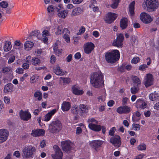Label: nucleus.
I'll list each match as a JSON object with an SVG mask.
<instances>
[{
	"mask_svg": "<svg viewBox=\"0 0 159 159\" xmlns=\"http://www.w3.org/2000/svg\"><path fill=\"white\" fill-rule=\"evenodd\" d=\"M14 156L17 157H19L20 156V154L19 151H16L13 154Z\"/></svg>",
	"mask_w": 159,
	"mask_h": 159,
	"instance_id": "64",
	"label": "nucleus"
},
{
	"mask_svg": "<svg viewBox=\"0 0 159 159\" xmlns=\"http://www.w3.org/2000/svg\"><path fill=\"white\" fill-rule=\"evenodd\" d=\"M94 48V45L93 43H87L84 46V52L86 53L89 54L91 52Z\"/></svg>",
	"mask_w": 159,
	"mask_h": 159,
	"instance_id": "17",
	"label": "nucleus"
},
{
	"mask_svg": "<svg viewBox=\"0 0 159 159\" xmlns=\"http://www.w3.org/2000/svg\"><path fill=\"white\" fill-rule=\"evenodd\" d=\"M82 132V129L80 127H78L76 129V134H80Z\"/></svg>",
	"mask_w": 159,
	"mask_h": 159,
	"instance_id": "63",
	"label": "nucleus"
},
{
	"mask_svg": "<svg viewBox=\"0 0 159 159\" xmlns=\"http://www.w3.org/2000/svg\"><path fill=\"white\" fill-rule=\"evenodd\" d=\"M14 44L16 46L19 47V48H22L23 46V44L20 40H16L14 42Z\"/></svg>",
	"mask_w": 159,
	"mask_h": 159,
	"instance_id": "45",
	"label": "nucleus"
},
{
	"mask_svg": "<svg viewBox=\"0 0 159 159\" xmlns=\"http://www.w3.org/2000/svg\"><path fill=\"white\" fill-rule=\"evenodd\" d=\"M15 59V56H12L11 57L8 59V63L9 64H11L13 62Z\"/></svg>",
	"mask_w": 159,
	"mask_h": 159,
	"instance_id": "54",
	"label": "nucleus"
},
{
	"mask_svg": "<svg viewBox=\"0 0 159 159\" xmlns=\"http://www.w3.org/2000/svg\"><path fill=\"white\" fill-rule=\"evenodd\" d=\"M22 67L25 70L27 69L29 67V64L27 62L24 63L22 65Z\"/></svg>",
	"mask_w": 159,
	"mask_h": 159,
	"instance_id": "57",
	"label": "nucleus"
},
{
	"mask_svg": "<svg viewBox=\"0 0 159 159\" xmlns=\"http://www.w3.org/2000/svg\"><path fill=\"white\" fill-rule=\"evenodd\" d=\"M141 20L144 23L149 24L152 21V19L148 13L145 12L142 13L140 16Z\"/></svg>",
	"mask_w": 159,
	"mask_h": 159,
	"instance_id": "8",
	"label": "nucleus"
},
{
	"mask_svg": "<svg viewBox=\"0 0 159 159\" xmlns=\"http://www.w3.org/2000/svg\"><path fill=\"white\" fill-rule=\"evenodd\" d=\"M85 31V28L84 26H81L79 30V32L77 33L78 35H80L84 33Z\"/></svg>",
	"mask_w": 159,
	"mask_h": 159,
	"instance_id": "51",
	"label": "nucleus"
},
{
	"mask_svg": "<svg viewBox=\"0 0 159 159\" xmlns=\"http://www.w3.org/2000/svg\"><path fill=\"white\" fill-rule=\"evenodd\" d=\"M79 108L81 111V112L80 113V115L81 116L83 117L84 114L87 113L90 108L87 105L84 104H80L79 106Z\"/></svg>",
	"mask_w": 159,
	"mask_h": 159,
	"instance_id": "18",
	"label": "nucleus"
},
{
	"mask_svg": "<svg viewBox=\"0 0 159 159\" xmlns=\"http://www.w3.org/2000/svg\"><path fill=\"white\" fill-rule=\"evenodd\" d=\"M134 1L132 2L129 6V10L131 15H133L134 13Z\"/></svg>",
	"mask_w": 159,
	"mask_h": 159,
	"instance_id": "36",
	"label": "nucleus"
},
{
	"mask_svg": "<svg viewBox=\"0 0 159 159\" xmlns=\"http://www.w3.org/2000/svg\"><path fill=\"white\" fill-rule=\"evenodd\" d=\"M31 62L33 65L37 66L40 63V61L37 58L34 57L32 59Z\"/></svg>",
	"mask_w": 159,
	"mask_h": 159,
	"instance_id": "37",
	"label": "nucleus"
},
{
	"mask_svg": "<svg viewBox=\"0 0 159 159\" xmlns=\"http://www.w3.org/2000/svg\"><path fill=\"white\" fill-rule=\"evenodd\" d=\"M57 111L56 109H53L50 112L48 113L44 116V120L46 121H48L49 120L52 116Z\"/></svg>",
	"mask_w": 159,
	"mask_h": 159,
	"instance_id": "23",
	"label": "nucleus"
},
{
	"mask_svg": "<svg viewBox=\"0 0 159 159\" xmlns=\"http://www.w3.org/2000/svg\"><path fill=\"white\" fill-rule=\"evenodd\" d=\"M138 149L139 150H145L146 149V145L144 143L141 144L138 146Z\"/></svg>",
	"mask_w": 159,
	"mask_h": 159,
	"instance_id": "43",
	"label": "nucleus"
},
{
	"mask_svg": "<svg viewBox=\"0 0 159 159\" xmlns=\"http://www.w3.org/2000/svg\"><path fill=\"white\" fill-rule=\"evenodd\" d=\"M136 105L138 108L144 109L147 107V103L141 99H139L137 100Z\"/></svg>",
	"mask_w": 159,
	"mask_h": 159,
	"instance_id": "21",
	"label": "nucleus"
},
{
	"mask_svg": "<svg viewBox=\"0 0 159 159\" xmlns=\"http://www.w3.org/2000/svg\"><path fill=\"white\" fill-rule=\"evenodd\" d=\"M117 16V14L109 12L106 15L104 20L106 23L111 24L116 19Z\"/></svg>",
	"mask_w": 159,
	"mask_h": 159,
	"instance_id": "9",
	"label": "nucleus"
},
{
	"mask_svg": "<svg viewBox=\"0 0 159 159\" xmlns=\"http://www.w3.org/2000/svg\"><path fill=\"white\" fill-rule=\"evenodd\" d=\"M120 53L117 50H114L111 52L107 53L105 55L106 61L109 63H114L120 58Z\"/></svg>",
	"mask_w": 159,
	"mask_h": 159,
	"instance_id": "2",
	"label": "nucleus"
},
{
	"mask_svg": "<svg viewBox=\"0 0 159 159\" xmlns=\"http://www.w3.org/2000/svg\"><path fill=\"white\" fill-rule=\"evenodd\" d=\"M82 12L81 8L78 7L75 8L72 11L71 15L72 16H75L79 15Z\"/></svg>",
	"mask_w": 159,
	"mask_h": 159,
	"instance_id": "29",
	"label": "nucleus"
},
{
	"mask_svg": "<svg viewBox=\"0 0 159 159\" xmlns=\"http://www.w3.org/2000/svg\"><path fill=\"white\" fill-rule=\"evenodd\" d=\"M116 130V129L115 127H112L109 131V134L111 136H113L114 134L115 131Z\"/></svg>",
	"mask_w": 159,
	"mask_h": 159,
	"instance_id": "52",
	"label": "nucleus"
},
{
	"mask_svg": "<svg viewBox=\"0 0 159 159\" xmlns=\"http://www.w3.org/2000/svg\"><path fill=\"white\" fill-rule=\"evenodd\" d=\"M132 78L134 85H136L137 86H139L141 84V81L139 78L135 76H132Z\"/></svg>",
	"mask_w": 159,
	"mask_h": 159,
	"instance_id": "35",
	"label": "nucleus"
},
{
	"mask_svg": "<svg viewBox=\"0 0 159 159\" xmlns=\"http://www.w3.org/2000/svg\"><path fill=\"white\" fill-rule=\"evenodd\" d=\"M20 116L22 120L24 121H28L31 118L30 114L28 111H20L19 112Z\"/></svg>",
	"mask_w": 159,
	"mask_h": 159,
	"instance_id": "15",
	"label": "nucleus"
},
{
	"mask_svg": "<svg viewBox=\"0 0 159 159\" xmlns=\"http://www.w3.org/2000/svg\"><path fill=\"white\" fill-rule=\"evenodd\" d=\"M147 67V66L146 64H144L139 66V69L140 70H144Z\"/></svg>",
	"mask_w": 159,
	"mask_h": 159,
	"instance_id": "55",
	"label": "nucleus"
},
{
	"mask_svg": "<svg viewBox=\"0 0 159 159\" xmlns=\"http://www.w3.org/2000/svg\"><path fill=\"white\" fill-rule=\"evenodd\" d=\"M13 89V85L11 83L8 84L5 86L4 91L5 93L11 92Z\"/></svg>",
	"mask_w": 159,
	"mask_h": 159,
	"instance_id": "32",
	"label": "nucleus"
},
{
	"mask_svg": "<svg viewBox=\"0 0 159 159\" xmlns=\"http://www.w3.org/2000/svg\"><path fill=\"white\" fill-rule=\"evenodd\" d=\"M0 5L2 8H6L8 6V4L6 1H3L1 2Z\"/></svg>",
	"mask_w": 159,
	"mask_h": 159,
	"instance_id": "46",
	"label": "nucleus"
},
{
	"mask_svg": "<svg viewBox=\"0 0 159 159\" xmlns=\"http://www.w3.org/2000/svg\"><path fill=\"white\" fill-rule=\"evenodd\" d=\"M11 70V68L9 67H5L2 69L3 72L4 73L10 71Z\"/></svg>",
	"mask_w": 159,
	"mask_h": 159,
	"instance_id": "53",
	"label": "nucleus"
},
{
	"mask_svg": "<svg viewBox=\"0 0 159 159\" xmlns=\"http://www.w3.org/2000/svg\"><path fill=\"white\" fill-rule=\"evenodd\" d=\"M148 10L151 11H155L158 7L159 2L158 0H146L144 1Z\"/></svg>",
	"mask_w": 159,
	"mask_h": 159,
	"instance_id": "5",
	"label": "nucleus"
},
{
	"mask_svg": "<svg viewBox=\"0 0 159 159\" xmlns=\"http://www.w3.org/2000/svg\"><path fill=\"white\" fill-rule=\"evenodd\" d=\"M50 27L46 28V29L43 30L42 32L43 35H45V36H48L49 35V30Z\"/></svg>",
	"mask_w": 159,
	"mask_h": 159,
	"instance_id": "41",
	"label": "nucleus"
},
{
	"mask_svg": "<svg viewBox=\"0 0 159 159\" xmlns=\"http://www.w3.org/2000/svg\"><path fill=\"white\" fill-rule=\"evenodd\" d=\"M45 131L43 129H38L33 130L31 134L34 137L39 136L43 135Z\"/></svg>",
	"mask_w": 159,
	"mask_h": 159,
	"instance_id": "20",
	"label": "nucleus"
},
{
	"mask_svg": "<svg viewBox=\"0 0 159 159\" xmlns=\"http://www.w3.org/2000/svg\"><path fill=\"white\" fill-rule=\"evenodd\" d=\"M124 36L123 34H117V37L116 39L114 40L112 43L113 46L119 48L122 47Z\"/></svg>",
	"mask_w": 159,
	"mask_h": 159,
	"instance_id": "7",
	"label": "nucleus"
},
{
	"mask_svg": "<svg viewBox=\"0 0 159 159\" xmlns=\"http://www.w3.org/2000/svg\"><path fill=\"white\" fill-rule=\"evenodd\" d=\"M72 91L73 93L77 95H81L83 93V91L79 89L77 87H72Z\"/></svg>",
	"mask_w": 159,
	"mask_h": 159,
	"instance_id": "33",
	"label": "nucleus"
},
{
	"mask_svg": "<svg viewBox=\"0 0 159 159\" xmlns=\"http://www.w3.org/2000/svg\"><path fill=\"white\" fill-rule=\"evenodd\" d=\"M89 127L91 129L96 131H100L101 129L100 125L92 123L89 124Z\"/></svg>",
	"mask_w": 159,
	"mask_h": 159,
	"instance_id": "28",
	"label": "nucleus"
},
{
	"mask_svg": "<svg viewBox=\"0 0 159 159\" xmlns=\"http://www.w3.org/2000/svg\"><path fill=\"white\" fill-rule=\"evenodd\" d=\"M62 29L63 27L61 25L58 26L57 28V31L55 32L56 34L57 35H59L61 34Z\"/></svg>",
	"mask_w": 159,
	"mask_h": 159,
	"instance_id": "38",
	"label": "nucleus"
},
{
	"mask_svg": "<svg viewBox=\"0 0 159 159\" xmlns=\"http://www.w3.org/2000/svg\"><path fill=\"white\" fill-rule=\"evenodd\" d=\"M139 86L136 87L135 85L131 89V93L133 94H134L137 93L139 90Z\"/></svg>",
	"mask_w": 159,
	"mask_h": 159,
	"instance_id": "39",
	"label": "nucleus"
},
{
	"mask_svg": "<svg viewBox=\"0 0 159 159\" xmlns=\"http://www.w3.org/2000/svg\"><path fill=\"white\" fill-rule=\"evenodd\" d=\"M103 75L100 71L94 72L90 77V82L92 86L99 88L104 84Z\"/></svg>",
	"mask_w": 159,
	"mask_h": 159,
	"instance_id": "1",
	"label": "nucleus"
},
{
	"mask_svg": "<svg viewBox=\"0 0 159 159\" xmlns=\"http://www.w3.org/2000/svg\"><path fill=\"white\" fill-rule=\"evenodd\" d=\"M159 97L158 94L156 93L155 91L154 93L150 94L149 96L150 99L152 101H154L158 99Z\"/></svg>",
	"mask_w": 159,
	"mask_h": 159,
	"instance_id": "34",
	"label": "nucleus"
},
{
	"mask_svg": "<svg viewBox=\"0 0 159 159\" xmlns=\"http://www.w3.org/2000/svg\"><path fill=\"white\" fill-rule=\"evenodd\" d=\"M4 102L7 104H9L10 102V98L7 97H5L4 98Z\"/></svg>",
	"mask_w": 159,
	"mask_h": 159,
	"instance_id": "58",
	"label": "nucleus"
},
{
	"mask_svg": "<svg viewBox=\"0 0 159 159\" xmlns=\"http://www.w3.org/2000/svg\"><path fill=\"white\" fill-rule=\"evenodd\" d=\"M55 152V154H52V156L54 159H62L63 153L60 148L57 145L53 146Z\"/></svg>",
	"mask_w": 159,
	"mask_h": 159,
	"instance_id": "10",
	"label": "nucleus"
},
{
	"mask_svg": "<svg viewBox=\"0 0 159 159\" xmlns=\"http://www.w3.org/2000/svg\"><path fill=\"white\" fill-rule=\"evenodd\" d=\"M60 79H61L63 80L64 83L66 84H69L70 81V80L69 78L61 77Z\"/></svg>",
	"mask_w": 159,
	"mask_h": 159,
	"instance_id": "48",
	"label": "nucleus"
},
{
	"mask_svg": "<svg viewBox=\"0 0 159 159\" xmlns=\"http://www.w3.org/2000/svg\"><path fill=\"white\" fill-rule=\"evenodd\" d=\"M56 60V58L55 56L53 55L51 56V60L50 62L52 63H53L55 62V61Z\"/></svg>",
	"mask_w": 159,
	"mask_h": 159,
	"instance_id": "62",
	"label": "nucleus"
},
{
	"mask_svg": "<svg viewBox=\"0 0 159 159\" xmlns=\"http://www.w3.org/2000/svg\"><path fill=\"white\" fill-rule=\"evenodd\" d=\"M110 142L116 148L120 147L121 145L120 138L118 135H116L111 137L110 139Z\"/></svg>",
	"mask_w": 159,
	"mask_h": 159,
	"instance_id": "11",
	"label": "nucleus"
},
{
	"mask_svg": "<svg viewBox=\"0 0 159 159\" xmlns=\"http://www.w3.org/2000/svg\"><path fill=\"white\" fill-rule=\"evenodd\" d=\"M23 69L19 68L16 70V72L19 74H22L23 73Z\"/></svg>",
	"mask_w": 159,
	"mask_h": 159,
	"instance_id": "56",
	"label": "nucleus"
},
{
	"mask_svg": "<svg viewBox=\"0 0 159 159\" xmlns=\"http://www.w3.org/2000/svg\"><path fill=\"white\" fill-rule=\"evenodd\" d=\"M9 135L8 131L6 129H0V143L6 141Z\"/></svg>",
	"mask_w": 159,
	"mask_h": 159,
	"instance_id": "13",
	"label": "nucleus"
},
{
	"mask_svg": "<svg viewBox=\"0 0 159 159\" xmlns=\"http://www.w3.org/2000/svg\"><path fill=\"white\" fill-rule=\"evenodd\" d=\"M130 107L125 106L119 107L116 110L117 112L120 114L128 113L130 111Z\"/></svg>",
	"mask_w": 159,
	"mask_h": 159,
	"instance_id": "19",
	"label": "nucleus"
},
{
	"mask_svg": "<svg viewBox=\"0 0 159 159\" xmlns=\"http://www.w3.org/2000/svg\"><path fill=\"white\" fill-rule=\"evenodd\" d=\"M46 145L45 141L44 140H43L41 141L40 143V146L42 148H44Z\"/></svg>",
	"mask_w": 159,
	"mask_h": 159,
	"instance_id": "61",
	"label": "nucleus"
},
{
	"mask_svg": "<svg viewBox=\"0 0 159 159\" xmlns=\"http://www.w3.org/2000/svg\"><path fill=\"white\" fill-rule=\"evenodd\" d=\"M56 8H58V7H54L53 6H49L47 8L48 11L49 12H52L54 11H57L55 9Z\"/></svg>",
	"mask_w": 159,
	"mask_h": 159,
	"instance_id": "40",
	"label": "nucleus"
},
{
	"mask_svg": "<svg viewBox=\"0 0 159 159\" xmlns=\"http://www.w3.org/2000/svg\"><path fill=\"white\" fill-rule=\"evenodd\" d=\"M113 2V4H112L111 5V7L113 9L116 8L118 6L119 2Z\"/></svg>",
	"mask_w": 159,
	"mask_h": 159,
	"instance_id": "47",
	"label": "nucleus"
},
{
	"mask_svg": "<svg viewBox=\"0 0 159 159\" xmlns=\"http://www.w3.org/2000/svg\"><path fill=\"white\" fill-rule=\"evenodd\" d=\"M98 101L100 102H103L105 100V97L103 96H100L98 98Z\"/></svg>",
	"mask_w": 159,
	"mask_h": 159,
	"instance_id": "60",
	"label": "nucleus"
},
{
	"mask_svg": "<svg viewBox=\"0 0 159 159\" xmlns=\"http://www.w3.org/2000/svg\"><path fill=\"white\" fill-rule=\"evenodd\" d=\"M125 65H122L120 66L118 68V70L119 71H120L121 72H123L125 71Z\"/></svg>",
	"mask_w": 159,
	"mask_h": 159,
	"instance_id": "59",
	"label": "nucleus"
},
{
	"mask_svg": "<svg viewBox=\"0 0 159 159\" xmlns=\"http://www.w3.org/2000/svg\"><path fill=\"white\" fill-rule=\"evenodd\" d=\"M11 43L8 41H6L5 42L3 46L4 50L5 52L8 51L11 49Z\"/></svg>",
	"mask_w": 159,
	"mask_h": 159,
	"instance_id": "30",
	"label": "nucleus"
},
{
	"mask_svg": "<svg viewBox=\"0 0 159 159\" xmlns=\"http://www.w3.org/2000/svg\"><path fill=\"white\" fill-rule=\"evenodd\" d=\"M63 33V38L66 41L67 43L70 42V38L69 37L70 32L67 29H64L62 31Z\"/></svg>",
	"mask_w": 159,
	"mask_h": 159,
	"instance_id": "22",
	"label": "nucleus"
},
{
	"mask_svg": "<svg viewBox=\"0 0 159 159\" xmlns=\"http://www.w3.org/2000/svg\"><path fill=\"white\" fill-rule=\"evenodd\" d=\"M34 96L35 98H38L39 100H40L42 99V93L40 92H36L34 94Z\"/></svg>",
	"mask_w": 159,
	"mask_h": 159,
	"instance_id": "42",
	"label": "nucleus"
},
{
	"mask_svg": "<svg viewBox=\"0 0 159 159\" xmlns=\"http://www.w3.org/2000/svg\"><path fill=\"white\" fill-rule=\"evenodd\" d=\"M128 20L126 18L122 19L120 22V27L122 30L126 29L128 26Z\"/></svg>",
	"mask_w": 159,
	"mask_h": 159,
	"instance_id": "26",
	"label": "nucleus"
},
{
	"mask_svg": "<svg viewBox=\"0 0 159 159\" xmlns=\"http://www.w3.org/2000/svg\"><path fill=\"white\" fill-rule=\"evenodd\" d=\"M34 43L33 42L29 41H26L24 44L25 49L27 51H29L33 47Z\"/></svg>",
	"mask_w": 159,
	"mask_h": 159,
	"instance_id": "31",
	"label": "nucleus"
},
{
	"mask_svg": "<svg viewBox=\"0 0 159 159\" xmlns=\"http://www.w3.org/2000/svg\"><path fill=\"white\" fill-rule=\"evenodd\" d=\"M78 109L77 107H72L71 109V113L74 115H77L78 114Z\"/></svg>",
	"mask_w": 159,
	"mask_h": 159,
	"instance_id": "44",
	"label": "nucleus"
},
{
	"mask_svg": "<svg viewBox=\"0 0 159 159\" xmlns=\"http://www.w3.org/2000/svg\"><path fill=\"white\" fill-rule=\"evenodd\" d=\"M139 61V58L138 57H134L131 60V62L133 63L136 64Z\"/></svg>",
	"mask_w": 159,
	"mask_h": 159,
	"instance_id": "49",
	"label": "nucleus"
},
{
	"mask_svg": "<svg viewBox=\"0 0 159 159\" xmlns=\"http://www.w3.org/2000/svg\"><path fill=\"white\" fill-rule=\"evenodd\" d=\"M61 121L58 120L52 121L49 125L48 130L51 133L54 134L59 132L62 128Z\"/></svg>",
	"mask_w": 159,
	"mask_h": 159,
	"instance_id": "3",
	"label": "nucleus"
},
{
	"mask_svg": "<svg viewBox=\"0 0 159 159\" xmlns=\"http://www.w3.org/2000/svg\"><path fill=\"white\" fill-rule=\"evenodd\" d=\"M61 146L62 150L67 153L73 149V144L72 143L67 141L61 142Z\"/></svg>",
	"mask_w": 159,
	"mask_h": 159,
	"instance_id": "6",
	"label": "nucleus"
},
{
	"mask_svg": "<svg viewBox=\"0 0 159 159\" xmlns=\"http://www.w3.org/2000/svg\"><path fill=\"white\" fill-rule=\"evenodd\" d=\"M61 6L59 5L58 6V8H55L57 11L58 12V16L60 18L64 19L67 16L68 11L66 10H61Z\"/></svg>",
	"mask_w": 159,
	"mask_h": 159,
	"instance_id": "16",
	"label": "nucleus"
},
{
	"mask_svg": "<svg viewBox=\"0 0 159 159\" xmlns=\"http://www.w3.org/2000/svg\"><path fill=\"white\" fill-rule=\"evenodd\" d=\"M39 33V30H34L31 32L29 35V37L34 40H36L38 39L37 36Z\"/></svg>",
	"mask_w": 159,
	"mask_h": 159,
	"instance_id": "24",
	"label": "nucleus"
},
{
	"mask_svg": "<svg viewBox=\"0 0 159 159\" xmlns=\"http://www.w3.org/2000/svg\"><path fill=\"white\" fill-rule=\"evenodd\" d=\"M35 151V148L31 145L25 147L22 150V156L25 158H31Z\"/></svg>",
	"mask_w": 159,
	"mask_h": 159,
	"instance_id": "4",
	"label": "nucleus"
},
{
	"mask_svg": "<svg viewBox=\"0 0 159 159\" xmlns=\"http://www.w3.org/2000/svg\"><path fill=\"white\" fill-rule=\"evenodd\" d=\"M70 104L69 102L64 101L62 104L61 108L63 111H67L70 109Z\"/></svg>",
	"mask_w": 159,
	"mask_h": 159,
	"instance_id": "25",
	"label": "nucleus"
},
{
	"mask_svg": "<svg viewBox=\"0 0 159 159\" xmlns=\"http://www.w3.org/2000/svg\"><path fill=\"white\" fill-rule=\"evenodd\" d=\"M133 128H134V130H137L138 129L139 130L140 129V126L139 125V124H133L132 125Z\"/></svg>",
	"mask_w": 159,
	"mask_h": 159,
	"instance_id": "50",
	"label": "nucleus"
},
{
	"mask_svg": "<svg viewBox=\"0 0 159 159\" xmlns=\"http://www.w3.org/2000/svg\"><path fill=\"white\" fill-rule=\"evenodd\" d=\"M53 71L57 75H63L64 72H62V70L60 69V67L58 65H56L55 67L53 68Z\"/></svg>",
	"mask_w": 159,
	"mask_h": 159,
	"instance_id": "27",
	"label": "nucleus"
},
{
	"mask_svg": "<svg viewBox=\"0 0 159 159\" xmlns=\"http://www.w3.org/2000/svg\"><path fill=\"white\" fill-rule=\"evenodd\" d=\"M103 142L100 140H94L90 142L89 143L90 146L95 151H98V148L101 147Z\"/></svg>",
	"mask_w": 159,
	"mask_h": 159,
	"instance_id": "12",
	"label": "nucleus"
},
{
	"mask_svg": "<svg viewBox=\"0 0 159 159\" xmlns=\"http://www.w3.org/2000/svg\"><path fill=\"white\" fill-rule=\"evenodd\" d=\"M153 79L152 75L151 74H148L145 76L144 81V84L147 88L153 84Z\"/></svg>",
	"mask_w": 159,
	"mask_h": 159,
	"instance_id": "14",
	"label": "nucleus"
}]
</instances>
